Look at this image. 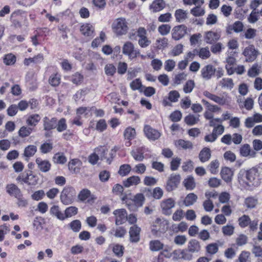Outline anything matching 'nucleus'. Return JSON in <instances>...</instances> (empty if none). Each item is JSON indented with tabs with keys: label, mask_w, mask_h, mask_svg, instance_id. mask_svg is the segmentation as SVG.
<instances>
[{
	"label": "nucleus",
	"mask_w": 262,
	"mask_h": 262,
	"mask_svg": "<svg viewBox=\"0 0 262 262\" xmlns=\"http://www.w3.org/2000/svg\"><path fill=\"white\" fill-rule=\"evenodd\" d=\"M76 195V191L75 188L72 186H67L61 192L60 201L65 205L71 204L74 202Z\"/></svg>",
	"instance_id": "f257e3e1"
},
{
	"label": "nucleus",
	"mask_w": 262,
	"mask_h": 262,
	"mask_svg": "<svg viewBox=\"0 0 262 262\" xmlns=\"http://www.w3.org/2000/svg\"><path fill=\"white\" fill-rule=\"evenodd\" d=\"M238 223L242 228H245L249 226L250 232H255L258 229V220L254 219L252 221L248 215L244 214L238 217Z\"/></svg>",
	"instance_id": "f03ea898"
},
{
	"label": "nucleus",
	"mask_w": 262,
	"mask_h": 262,
	"mask_svg": "<svg viewBox=\"0 0 262 262\" xmlns=\"http://www.w3.org/2000/svg\"><path fill=\"white\" fill-rule=\"evenodd\" d=\"M112 29L117 36L125 34L128 30L127 22L124 18H117L112 25Z\"/></svg>",
	"instance_id": "7ed1b4c3"
},
{
	"label": "nucleus",
	"mask_w": 262,
	"mask_h": 262,
	"mask_svg": "<svg viewBox=\"0 0 262 262\" xmlns=\"http://www.w3.org/2000/svg\"><path fill=\"white\" fill-rule=\"evenodd\" d=\"M122 53L127 55L128 58L133 60L140 56V51L138 49H135L134 44L130 41H126L122 47Z\"/></svg>",
	"instance_id": "20e7f679"
},
{
	"label": "nucleus",
	"mask_w": 262,
	"mask_h": 262,
	"mask_svg": "<svg viewBox=\"0 0 262 262\" xmlns=\"http://www.w3.org/2000/svg\"><path fill=\"white\" fill-rule=\"evenodd\" d=\"M247 180L249 184V189L259 185V172L257 168L253 167L247 170Z\"/></svg>",
	"instance_id": "39448f33"
},
{
	"label": "nucleus",
	"mask_w": 262,
	"mask_h": 262,
	"mask_svg": "<svg viewBox=\"0 0 262 262\" xmlns=\"http://www.w3.org/2000/svg\"><path fill=\"white\" fill-rule=\"evenodd\" d=\"M259 54V51L255 48L253 45H250L246 47L242 52L245 57V61L252 62L254 61Z\"/></svg>",
	"instance_id": "423d86ee"
},
{
	"label": "nucleus",
	"mask_w": 262,
	"mask_h": 262,
	"mask_svg": "<svg viewBox=\"0 0 262 262\" xmlns=\"http://www.w3.org/2000/svg\"><path fill=\"white\" fill-rule=\"evenodd\" d=\"M180 181L181 176L179 174L172 173L170 174L166 182L165 186L166 191L171 192L176 189L180 183Z\"/></svg>",
	"instance_id": "0eeeda50"
},
{
	"label": "nucleus",
	"mask_w": 262,
	"mask_h": 262,
	"mask_svg": "<svg viewBox=\"0 0 262 262\" xmlns=\"http://www.w3.org/2000/svg\"><path fill=\"white\" fill-rule=\"evenodd\" d=\"M187 33V27L185 25H179L174 27L171 31L172 38L179 40Z\"/></svg>",
	"instance_id": "6e6552de"
},
{
	"label": "nucleus",
	"mask_w": 262,
	"mask_h": 262,
	"mask_svg": "<svg viewBox=\"0 0 262 262\" xmlns=\"http://www.w3.org/2000/svg\"><path fill=\"white\" fill-rule=\"evenodd\" d=\"M160 206L162 213L165 215H170L172 213L171 209L175 206V201L171 198L164 199L162 201Z\"/></svg>",
	"instance_id": "1a4fd4ad"
},
{
	"label": "nucleus",
	"mask_w": 262,
	"mask_h": 262,
	"mask_svg": "<svg viewBox=\"0 0 262 262\" xmlns=\"http://www.w3.org/2000/svg\"><path fill=\"white\" fill-rule=\"evenodd\" d=\"M144 133L146 137L150 141L158 140L161 136V133L149 125H145L143 129Z\"/></svg>",
	"instance_id": "9d476101"
},
{
	"label": "nucleus",
	"mask_w": 262,
	"mask_h": 262,
	"mask_svg": "<svg viewBox=\"0 0 262 262\" xmlns=\"http://www.w3.org/2000/svg\"><path fill=\"white\" fill-rule=\"evenodd\" d=\"M216 68L212 64L205 66L201 70V76L205 80H209L215 75Z\"/></svg>",
	"instance_id": "9b49d317"
},
{
	"label": "nucleus",
	"mask_w": 262,
	"mask_h": 262,
	"mask_svg": "<svg viewBox=\"0 0 262 262\" xmlns=\"http://www.w3.org/2000/svg\"><path fill=\"white\" fill-rule=\"evenodd\" d=\"M113 214L115 215V224L120 225L125 223L127 217V211L125 209H118L114 211Z\"/></svg>",
	"instance_id": "f8f14e48"
},
{
	"label": "nucleus",
	"mask_w": 262,
	"mask_h": 262,
	"mask_svg": "<svg viewBox=\"0 0 262 262\" xmlns=\"http://www.w3.org/2000/svg\"><path fill=\"white\" fill-rule=\"evenodd\" d=\"M141 228L137 225H134L130 227L129 231V241L130 243H138L140 239V233Z\"/></svg>",
	"instance_id": "ddd939ff"
},
{
	"label": "nucleus",
	"mask_w": 262,
	"mask_h": 262,
	"mask_svg": "<svg viewBox=\"0 0 262 262\" xmlns=\"http://www.w3.org/2000/svg\"><path fill=\"white\" fill-rule=\"evenodd\" d=\"M57 126V118L52 117L49 118L48 117H45L43 119V127L45 131H51L56 128Z\"/></svg>",
	"instance_id": "4468645a"
},
{
	"label": "nucleus",
	"mask_w": 262,
	"mask_h": 262,
	"mask_svg": "<svg viewBox=\"0 0 262 262\" xmlns=\"http://www.w3.org/2000/svg\"><path fill=\"white\" fill-rule=\"evenodd\" d=\"M144 192L147 197L151 196L157 200L160 199L163 195V191L159 187H155L152 191L149 188H145Z\"/></svg>",
	"instance_id": "2eb2a0df"
},
{
	"label": "nucleus",
	"mask_w": 262,
	"mask_h": 262,
	"mask_svg": "<svg viewBox=\"0 0 262 262\" xmlns=\"http://www.w3.org/2000/svg\"><path fill=\"white\" fill-rule=\"evenodd\" d=\"M221 34L217 32L209 31L205 32L204 40L208 44H213L220 39Z\"/></svg>",
	"instance_id": "dca6fc26"
},
{
	"label": "nucleus",
	"mask_w": 262,
	"mask_h": 262,
	"mask_svg": "<svg viewBox=\"0 0 262 262\" xmlns=\"http://www.w3.org/2000/svg\"><path fill=\"white\" fill-rule=\"evenodd\" d=\"M6 191L10 196L15 198L19 197L22 193L20 189L14 183L8 184L6 186Z\"/></svg>",
	"instance_id": "f3484780"
},
{
	"label": "nucleus",
	"mask_w": 262,
	"mask_h": 262,
	"mask_svg": "<svg viewBox=\"0 0 262 262\" xmlns=\"http://www.w3.org/2000/svg\"><path fill=\"white\" fill-rule=\"evenodd\" d=\"M220 174L222 179L227 183L231 182L233 176V171L228 167H222Z\"/></svg>",
	"instance_id": "a211bd4d"
},
{
	"label": "nucleus",
	"mask_w": 262,
	"mask_h": 262,
	"mask_svg": "<svg viewBox=\"0 0 262 262\" xmlns=\"http://www.w3.org/2000/svg\"><path fill=\"white\" fill-rule=\"evenodd\" d=\"M174 143L176 148L180 150H190L193 148V144L191 141L182 139L176 140Z\"/></svg>",
	"instance_id": "6ab92c4d"
},
{
	"label": "nucleus",
	"mask_w": 262,
	"mask_h": 262,
	"mask_svg": "<svg viewBox=\"0 0 262 262\" xmlns=\"http://www.w3.org/2000/svg\"><path fill=\"white\" fill-rule=\"evenodd\" d=\"M145 147L144 146L138 147L135 149L131 151V156L136 161H142L144 158V154L145 152Z\"/></svg>",
	"instance_id": "aec40b11"
},
{
	"label": "nucleus",
	"mask_w": 262,
	"mask_h": 262,
	"mask_svg": "<svg viewBox=\"0 0 262 262\" xmlns=\"http://www.w3.org/2000/svg\"><path fill=\"white\" fill-rule=\"evenodd\" d=\"M36 163L37 164L38 168L42 172H47L51 169V164L48 160L37 158L36 159Z\"/></svg>",
	"instance_id": "412c9836"
},
{
	"label": "nucleus",
	"mask_w": 262,
	"mask_h": 262,
	"mask_svg": "<svg viewBox=\"0 0 262 262\" xmlns=\"http://www.w3.org/2000/svg\"><path fill=\"white\" fill-rule=\"evenodd\" d=\"M247 170L241 169L237 174V180L239 183L246 189H249V184L247 182Z\"/></svg>",
	"instance_id": "4be33fe9"
},
{
	"label": "nucleus",
	"mask_w": 262,
	"mask_h": 262,
	"mask_svg": "<svg viewBox=\"0 0 262 262\" xmlns=\"http://www.w3.org/2000/svg\"><path fill=\"white\" fill-rule=\"evenodd\" d=\"M141 182V179L138 176H132L122 182L123 185L126 188L130 187L132 186H136Z\"/></svg>",
	"instance_id": "5701e85b"
},
{
	"label": "nucleus",
	"mask_w": 262,
	"mask_h": 262,
	"mask_svg": "<svg viewBox=\"0 0 262 262\" xmlns=\"http://www.w3.org/2000/svg\"><path fill=\"white\" fill-rule=\"evenodd\" d=\"M165 6L166 4L164 0H154L149 6V9H152L154 13H156L164 9Z\"/></svg>",
	"instance_id": "b1692460"
},
{
	"label": "nucleus",
	"mask_w": 262,
	"mask_h": 262,
	"mask_svg": "<svg viewBox=\"0 0 262 262\" xmlns=\"http://www.w3.org/2000/svg\"><path fill=\"white\" fill-rule=\"evenodd\" d=\"M80 31L85 36L93 37L94 28L90 24H85L81 26Z\"/></svg>",
	"instance_id": "393cba45"
},
{
	"label": "nucleus",
	"mask_w": 262,
	"mask_h": 262,
	"mask_svg": "<svg viewBox=\"0 0 262 262\" xmlns=\"http://www.w3.org/2000/svg\"><path fill=\"white\" fill-rule=\"evenodd\" d=\"M211 150L208 147H204L199 154V158L202 163L208 161L211 158Z\"/></svg>",
	"instance_id": "a878e982"
},
{
	"label": "nucleus",
	"mask_w": 262,
	"mask_h": 262,
	"mask_svg": "<svg viewBox=\"0 0 262 262\" xmlns=\"http://www.w3.org/2000/svg\"><path fill=\"white\" fill-rule=\"evenodd\" d=\"M41 120V117L39 114H33L30 115L26 119V123L29 127H35Z\"/></svg>",
	"instance_id": "bb28decb"
},
{
	"label": "nucleus",
	"mask_w": 262,
	"mask_h": 262,
	"mask_svg": "<svg viewBox=\"0 0 262 262\" xmlns=\"http://www.w3.org/2000/svg\"><path fill=\"white\" fill-rule=\"evenodd\" d=\"M187 248L192 253H194L199 252L201 250V247L200 242L198 240L192 239L189 241L187 245Z\"/></svg>",
	"instance_id": "cd10ccee"
},
{
	"label": "nucleus",
	"mask_w": 262,
	"mask_h": 262,
	"mask_svg": "<svg viewBox=\"0 0 262 262\" xmlns=\"http://www.w3.org/2000/svg\"><path fill=\"white\" fill-rule=\"evenodd\" d=\"M81 161L78 159H71L68 163V167L69 170L73 173H77L79 172L80 168L76 167L77 164L80 165Z\"/></svg>",
	"instance_id": "c85d7f7f"
},
{
	"label": "nucleus",
	"mask_w": 262,
	"mask_h": 262,
	"mask_svg": "<svg viewBox=\"0 0 262 262\" xmlns=\"http://www.w3.org/2000/svg\"><path fill=\"white\" fill-rule=\"evenodd\" d=\"M149 249L152 252L159 251L163 249L164 245L158 239L151 240L149 243Z\"/></svg>",
	"instance_id": "c756f323"
},
{
	"label": "nucleus",
	"mask_w": 262,
	"mask_h": 262,
	"mask_svg": "<svg viewBox=\"0 0 262 262\" xmlns=\"http://www.w3.org/2000/svg\"><path fill=\"white\" fill-rule=\"evenodd\" d=\"M198 199V198L196 194L193 192L189 193L185 196L183 201V204L186 207L190 206L196 202Z\"/></svg>",
	"instance_id": "7c9ffc66"
},
{
	"label": "nucleus",
	"mask_w": 262,
	"mask_h": 262,
	"mask_svg": "<svg viewBox=\"0 0 262 262\" xmlns=\"http://www.w3.org/2000/svg\"><path fill=\"white\" fill-rule=\"evenodd\" d=\"M174 17L177 22L182 23L187 18V13L185 10L179 9L176 10Z\"/></svg>",
	"instance_id": "2f4dec72"
},
{
	"label": "nucleus",
	"mask_w": 262,
	"mask_h": 262,
	"mask_svg": "<svg viewBox=\"0 0 262 262\" xmlns=\"http://www.w3.org/2000/svg\"><path fill=\"white\" fill-rule=\"evenodd\" d=\"M183 185L186 190H192L195 187V183L192 176H189L183 182Z\"/></svg>",
	"instance_id": "473e14b6"
},
{
	"label": "nucleus",
	"mask_w": 262,
	"mask_h": 262,
	"mask_svg": "<svg viewBox=\"0 0 262 262\" xmlns=\"http://www.w3.org/2000/svg\"><path fill=\"white\" fill-rule=\"evenodd\" d=\"M136 136V130L131 126H128L125 128L123 133L125 140H133Z\"/></svg>",
	"instance_id": "72a5a7b5"
},
{
	"label": "nucleus",
	"mask_w": 262,
	"mask_h": 262,
	"mask_svg": "<svg viewBox=\"0 0 262 262\" xmlns=\"http://www.w3.org/2000/svg\"><path fill=\"white\" fill-rule=\"evenodd\" d=\"M33 131V128L29 126H21L18 132L19 137L24 138L28 137Z\"/></svg>",
	"instance_id": "f704fd0d"
},
{
	"label": "nucleus",
	"mask_w": 262,
	"mask_h": 262,
	"mask_svg": "<svg viewBox=\"0 0 262 262\" xmlns=\"http://www.w3.org/2000/svg\"><path fill=\"white\" fill-rule=\"evenodd\" d=\"M105 38V33L103 31L100 32L99 37H97L92 41L91 47L93 48H97L101 43L104 42Z\"/></svg>",
	"instance_id": "c9c22d12"
},
{
	"label": "nucleus",
	"mask_w": 262,
	"mask_h": 262,
	"mask_svg": "<svg viewBox=\"0 0 262 262\" xmlns=\"http://www.w3.org/2000/svg\"><path fill=\"white\" fill-rule=\"evenodd\" d=\"M50 213L51 215L55 216L57 219L60 221L64 220V217H63V214L60 210L59 207L57 205H53L50 208Z\"/></svg>",
	"instance_id": "e433bc0d"
},
{
	"label": "nucleus",
	"mask_w": 262,
	"mask_h": 262,
	"mask_svg": "<svg viewBox=\"0 0 262 262\" xmlns=\"http://www.w3.org/2000/svg\"><path fill=\"white\" fill-rule=\"evenodd\" d=\"M53 161L56 164H64L67 161V158L63 152H57L53 157Z\"/></svg>",
	"instance_id": "4c0bfd02"
},
{
	"label": "nucleus",
	"mask_w": 262,
	"mask_h": 262,
	"mask_svg": "<svg viewBox=\"0 0 262 262\" xmlns=\"http://www.w3.org/2000/svg\"><path fill=\"white\" fill-rule=\"evenodd\" d=\"M112 251L114 254L118 257H121L124 254V247L119 244H114L112 245Z\"/></svg>",
	"instance_id": "58836bf2"
},
{
	"label": "nucleus",
	"mask_w": 262,
	"mask_h": 262,
	"mask_svg": "<svg viewBox=\"0 0 262 262\" xmlns=\"http://www.w3.org/2000/svg\"><path fill=\"white\" fill-rule=\"evenodd\" d=\"M37 151V147L34 145H29L25 147L24 156L26 158H30L34 156Z\"/></svg>",
	"instance_id": "ea45409f"
},
{
	"label": "nucleus",
	"mask_w": 262,
	"mask_h": 262,
	"mask_svg": "<svg viewBox=\"0 0 262 262\" xmlns=\"http://www.w3.org/2000/svg\"><path fill=\"white\" fill-rule=\"evenodd\" d=\"M16 61V56L12 53L6 54L3 57V62L6 66H12L15 64Z\"/></svg>",
	"instance_id": "a19ab883"
},
{
	"label": "nucleus",
	"mask_w": 262,
	"mask_h": 262,
	"mask_svg": "<svg viewBox=\"0 0 262 262\" xmlns=\"http://www.w3.org/2000/svg\"><path fill=\"white\" fill-rule=\"evenodd\" d=\"M132 170L131 166L128 164H124L120 165L118 173L121 177L127 176Z\"/></svg>",
	"instance_id": "79ce46f5"
},
{
	"label": "nucleus",
	"mask_w": 262,
	"mask_h": 262,
	"mask_svg": "<svg viewBox=\"0 0 262 262\" xmlns=\"http://www.w3.org/2000/svg\"><path fill=\"white\" fill-rule=\"evenodd\" d=\"M78 213V208L75 206H70L67 207L64 210L63 217L64 220L75 215Z\"/></svg>",
	"instance_id": "37998d69"
},
{
	"label": "nucleus",
	"mask_w": 262,
	"mask_h": 262,
	"mask_svg": "<svg viewBox=\"0 0 262 262\" xmlns=\"http://www.w3.org/2000/svg\"><path fill=\"white\" fill-rule=\"evenodd\" d=\"M199 121V117H195L193 114H189L184 118V122L189 126H192L196 124Z\"/></svg>",
	"instance_id": "c03bdc74"
},
{
	"label": "nucleus",
	"mask_w": 262,
	"mask_h": 262,
	"mask_svg": "<svg viewBox=\"0 0 262 262\" xmlns=\"http://www.w3.org/2000/svg\"><path fill=\"white\" fill-rule=\"evenodd\" d=\"M70 228L74 232H78L81 228V223L79 220H75L68 224Z\"/></svg>",
	"instance_id": "a18cd8bd"
},
{
	"label": "nucleus",
	"mask_w": 262,
	"mask_h": 262,
	"mask_svg": "<svg viewBox=\"0 0 262 262\" xmlns=\"http://www.w3.org/2000/svg\"><path fill=\"white\" fill-rule=\"evenodd\" d=\"M90 195V190L87 188L81 189L78 194V199L81 202H84Z\"/></svg>",
	"instance_id": "49530a36"
},
{
	"label": "nucleus",
	"mask_w": 262,
	"mask_h": 262,
	"mask_svg": "<svg viewBox=\"0 0 262 262\" xmlns=\"http://www.w3.org/2000/svg\"><path fill=\"white\" fill-rule=\"evenodd\" d=\"M116 68L113 63H108L104 67V72L108 76H113L116 73Z\"/></svg>",
	"instance_id": "de8ad7c7"
},
{
	"label": "nucleus",
	"mask_w": 262,
	"mask_h": 262,
	"mask_svg": "<svg viewBox=\"0 0 262 262\" xmlns=\"http://www.w3.org/2000/svg\"><path fill=\"white\" fill-rule=\"evenodd\" d=\"M259 74V69L257 63L253 64L248 70L247 75L250 77H255Z\"/></svg>",
	"instance_id": "09e8293b"
},
{
	"label": "nucleus",
	"mask_w": 262,
	"mask_h": 262,
	"mask_svg": "<svg viewBox=\"0 0 262 262\" xmlns=\"http://www.w3.org/2000/svg\"><path fill=\"white\" fill-rule=\"evenodd\" d=\"M190 13L195 17L202 16L205 14L204 9L201 8V5L196 6L190 10Z\"/></svg>",
	"instance_id": "8fccbe9b"
},
{
	"label": "nucleus",
	"mask_w": 262,
	"mask_h": 262,
	"mask_svg": "<svg viewBox=\"0 0 262 262\" xmlns=\"http://www.w3.org/2000/svg\"><path fill=\"white\" fill-rule=\"evenodd\" d=\"M134 203L138 206H142L145 201V197L143 193H137L134 197L133 200Z\"/></svg>",
	"instance_id": "3c124183"
},
{
	"label": "nucleus",
	"mask_w": 262,
	"mask_h": 262,
	"mask_svg": "<svg viewBox=\"0 0 262 262\" xmlns=\"http://www.w3.org/2000/svg\"><path fill=\"white\" fill-rule=\"evenodd\" d=\"M201 101L203 103V104L206 106L208 111H209L211 112H216L221 110V108L220 107L216 105L210 104L208 101H207L205 99H203Z\"/></svg>",
	"instance_id": "603ef678"
},
{
	"label": "nucleus",
	"mask_w": 262,
	"mask_h": 262,
	"mask_svg": "<svg viewBox=\"0 0 262 262\" xmlns=\"http://www.w3.org/2000/svg\"><path fill=\"white\" fill-rule=\"evenodd\" d=\"M56 128L57 130L60 133L66 130L67 128L66 119L64 118H62L59 121L57 120V126Z\"/></svg>",
	"instance_id": "864d4df0"
},
{
	"label": "nucleus",
	"mask_w": 262,
	"mask_h": 262,
	"mask_svg": "<svg viewBox=\"0 0 262 262\" xmlns=\"http://www.w3.org/2000/svg\"><path fill=\"white\" fill-rule=\"evenodd\" d=\"M83 80V76L78 72L75 73L71 78V81L76 85H79Z\"/></svg>",
	"instance_id": "5fc2aeb1"
},
{
	"label": "nucleus",
	"mask_w": 262,
	"mask_h": 262,
	"mask_svg": "<svg viewBox=\"0 0 262 262\" xmlns=\"http://www.w3.org/2000/svg\"><path fill=\"white\" fill-rule=\"evenodd\" d=\"M245 204L248 208L252 209L257 204V200L252 196L248 197L245 199Z\"/></svg>",
	"instance_id": "6e6d98bb"
},
{
	"label": "nucleus",
	"mask_w": 262,
	"mask_h": 262,
	"mask_svg": "<svg viewBox=\"0 0 262 262\" xmlns=\"http://www.w3.org/2000/svg\"><path fill=\"white\" fill-rule=\"evenodd\" d=\"M45 191L42 189L35 191L31 194V199L33 200L38 201L42 200L45 196Z\"/></svg>",
	"instance_id": "4d7b16f0"
},
{
	"label": "nucleus",
	"mask_w": 262,
	"mask_h": 262,
	"mask_svg": "<svg viewBox=\"0 0 262 262\" xmlns=\"http://www.w3.org/2000/svg\"><path fill=\"white\" fill-rule=\"evenodd\" d=\"M182 117V113L180 111L176 110L170 114L169 119L171 121L177 122L181 120Z\"/></svg>",
	"instance_id": "13d9d810"
},
{
	"label": "nucleus",
	"mask_w": 262,
	"mask_h": 262,
	"mask_svg": "<svg viewBox=\"0 0 262 262\" xmlns=\"http://www.w3.org/2000/svg\"><path fill=\"white\" fill-rule=\"evenodd\" d=\"M250 146L248 144H243L239 149V153L241 156L247 157L249 156L250 152Z\"/></svg>",
	"instance_id": "bf43d9fd"
},
{
	"label": "nucleus",
	"mask_w": 262,
	"mask_h": 262,
	"mask_svg": "<svg viewBox=\"0 0 262 262\" xmlns=\"http://www.w3.org/2000/svg\"><path fill=\"white\" fill-rule=\"evenodd\" d=\"M181 159L179 157L173 158L170 163V168L172 171L177 170L179 167Z\"/></svg>",
	"instance_id": "052dcab7"
},
{
	"label": "nucleus",
	"mask_w": 262,
	"mask_h": 262,
	"mask_svg": "<svg viewBox=\"0 0 262 262\" xmlns=\"http://www.w3.org/2000/svg\"><path fill=\"white\" fill-rule=\"evenodd\" d=\"M53 148L52 143L45 142L40 145V150L42 154H45L51 151Z\"/></svg>",
	"instance_id": "680f3d73"
},
{
	"label": "nucleus",
	"mask_w": 262,
	"mask_h": 262,
	"mask_svg": "<svg viewBox=\"0 0 262 262\" xmlns=\"http://www.w3.org/2000/svg\"><path fill=\"white\" fill-rule=\"evenodd\" d=\"M210 52L208 47L200 49L199 56L202 59H207L210 57Z\"/></svg>",
	"instance_id": "e2e57ef3"
},
{
	"label": "nucleus",
	"mask_w": 262,
	"mask_h": 262,
	"mask_svg": "<svg viewBox=\"0 0 262 262\" xmlns=\"http://www.w3.org/2000/svg\"><path fill=\"white\" fill-rule=\"evenodd\" d=\"M195 85L194 82L193 80H189L184 85L183 91L185 93H191Z\"/></svg>",
	"instance_id": "0e129e2a"
},
{
	"label": "nucleus",
	"mask_w": 262,
	"mask_h": 262,
	"mask_svg": "<svg viewBox=\"0 0 262 262\" xmlns=\"http://www.w3.org/2000/svg\"><path fill=\"white\" fill-rule=\"evenodd\" d=\"M60 78L57 74H52L49 79V83L53 86H58L60 83Z\"/></svg>",
	"instance_id": "69168bd1"
},
{
	"label": "nucleus",
	"mask_w": 262,
	"mask_h": 262,
	"mask_svg": "<svg viewBox=\"0 0 262 262\" xmlns=\"http://www.w3.org/2000/svg\"><path fill=\"white\" fill-rule=\"evenodd\" d=\"M180 97L179 93L176 90H173L168 93V99L171 102H176Z\"/></svg>",
	"instance_id": "338daca9"
},
{
	"label": "nucleus",
	"mask_w": 262,
	"mask_h": 262,
	"mask_svg": "<svg viewBox=\"0 0 262 262\" xmlns=\"http://www.w3.org/2000/svg\"><path fill=\"white\" fill-rule=\"evenodd\" d=\"M234 227L232 225H227L222 227V232L225 236H231L234 233Z\"/></svg>",
	"instance_id": "774afa93"
}]
</instances>
